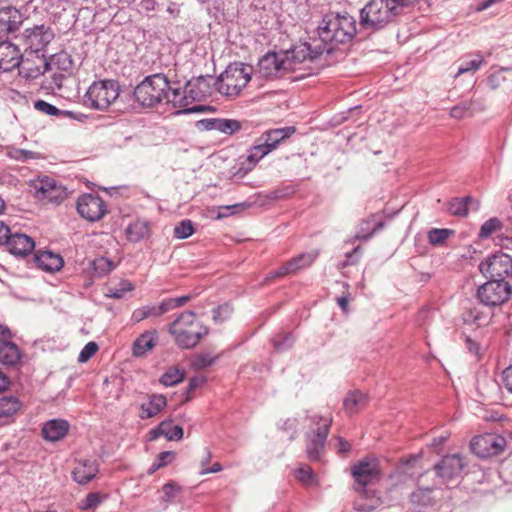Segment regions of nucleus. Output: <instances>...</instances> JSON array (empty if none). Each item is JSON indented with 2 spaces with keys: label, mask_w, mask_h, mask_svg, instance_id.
I'll return each mask as SVG.
<instances>
[{
  "label": "nucleus",
  "mask_w": 512,
  "mask_h": 512,
  "mask_svg": "<svg viewBox=\"0 0 512 512\" xmlns=\"http://www.w3.org/2000/svg\"><path fill=\"white\" fill-rule=\"evenodd\" d=\"M322 50L315 44H300L290 51L268 52L257 64V72L266 79L281 78L296 69L306 60L319 58Z\"/></svg>",
  "instance_id": "obj_1"
},
{
  "label": "nucleus",
  "mask_w": 512,
  "mask_h": 512,
  "mask_svg": "<svg viewBox=\"0 0 512 512\" xmlns=\"http://www.w3.org/2000/svg\"><path fill=\"white\" fill-rule=\"evenodd\" d=\"M357 33V23L353 16L345 14H326L318 26V39L304 44H317L322 50L319 55H330L338 45L350 43Z\"/></svg>",
  "instance_id": "obj_2"
},
{
  "label": "nucleus",
  "mask_w": 512,
  "mask_h": 512,
  "mask_svg": "<svg viewBox=\"0 0 512 512\" xmlns=\"http://www.w3.org/2000/svg\"><path fill=\"white\" fill-rule=\"evenodd\" d=\"M168 332L178 347L191 349L208 334V328L202 325L194 312L184 311L169 325Z\"/></svg>",
  "instance_id": "obj_3"
},
{
  "label": "nucleus",
  "mask_w": 512,
  "mask_h": 512,
  "mask_svg": "<svg viewBox=\"0 0 512 512\" xmlns=\"http://www.w3.org/2000/svg\"><path fill=\"white\" fill-rule=\"evenodd\" d=\"M401 15L391 0H369L360 10L359 25L362 29L370 32H377Z\"/></svg>",
  "instance_id": "obj_4"
},
{
  "label": "nucleus",
  "mask_w": 512,
  "mask_h": 512,
  "mask_svg": "<svg viewBox=\"0 0 512 512\" xmlns=\"http://www.w3.org/2000/svg\"><path fill=\"white\" fill-rule=\"evenodd\" d=\"M171 85L164 74H152L144 78L134 89L136 101L143 107H154L168 100Z\"/></svg>",
  "instance_id": "obj_5"
},
{
  "label": "nucleus",
  "mask_w": 512,
  "mask_h": 512,
  "mask_svg": "<svg viewBox=\"0 0 512 512\" xmlns=\"http://www.w3.org/2000/svg\"><path fill=\"white\" fill-rule=\"evenodd\" d=\"M119 91V84L114 80L95 81L84 95V105L104 111L119 97Z\"/></svg>",
  "instance_id": "obj_6"
},
{
  "label": "nucleus",
  "mask_w": 512,
  "mask_h": 512,
  "mask_svg": "<svg viewBox=\"0 0 512 512\" xmlns=\"http://www.w3.org/2000/svg\"><path fill=\"white\" fill-rule=\"evenodd\" d=\"M251 80V68L243 64H231L215 82L216 89L229 97L237 96Z\"/></svg>",
  "instance_id": "obj_7"
},
{
  "label": "nucleus",
  "mask_w": 512,
  "mask_h": 512,
  "mask_svg": "<svg viewBox=\"0 0 512 512\" xmlns=\"http://www.w3.org/2000/svg\"><path fill=\"white\" fill-rule=\"evenodd\" d=\"M54 37V31L50 26L40 24L26 28L19 39L26 55L45 56L46 48Z\"/></svg>",
  "instance_id": "obj_8"
},
{
  "label": "nucleus",
  "mask_w": 512,
  "mask_h": 512,
  "mask_svg": "<svg viewBox=\"0 0 512 512\" xmlns=\"http://www.w3.org/2000/svg\"><path fill=\"white\" fill-rule=\"evenodd\" d=\"M512 296V284L510 281L495 280L481 285L477 290V297L481 304L487 307H497L506 303Z\"/></svg>",
  "instance_id": "obj_9"
},
{
  "label": "nucleus",
  "mask_w": 512,
  "mask_h": 512,
  "mask_svg": "<svg viewBox=\"0 0 512 512\" xmlns=\"http://www.w3.org/2000/svg\"><path fill=\"white\" fill-rule=\"evenodd\" d=\"M311 420L315 422L318 427L312 433L307 434L306 453L310 461H319L324 451L332 424V418L330 416H313Z\"/></svg>",
  "instance_id": "obj_10"
},
{
  "label": "nucleus",
  "mask_w": 512,
  "mask_h": 512,
  "mask_svg": "<svg viewBox=\"0 0 512 512\" xmlns=\"http://www.w3.org/2000/svg\"><path fill=\"white\" fill-rule=\"evenodd\" d=\"M481 273L487 278L512 281V257L503 252H497L487 257L479 265Z\"/></svg>",
  "instance_id": "obj_11"
},
{
  "label": "nucleus",
  "mask_w": 512,
  "mask_h": 512,
  "mask_svg": "<svg viewBox=\"0 0 512 512\" xmlns=\"http://www.w3.org/2000/svg\"><path fill=\"white\" fill-rule=\"evenodd\" d=\"M351 474L356 482L355 490H362L364 495H367L366 487L380 479L378 461L375 458L366 457L352 466Z\"/></svg>",
  "instance_id": "obj_12"
},
{
  "label": "nucleus",
  "mask_w": 512,
  "mask_h": 512,
  "mask_svg": "<svg viewBox=\"0 0 512 512\" xmlns=\"http://www.w3.org/2000/svg\"><path fill=\"white\" fill-rule=\"evenodd\" d=\"M202 98H204V93H196L195 96H191L181 91L180 88L171 86L167 103L172 104L174 108L178 109L176 114L203 113L208 110H214L211 106L207 105L190 106L194 101H200Z\"/></svg>",
  "instance_id": "obj_13"
},
{
  "label": "nucleus",
  "mask_w": 512,
  "mask_h": 512,
  "mask_svg": "<svg viewBox=\"0 0 512 512\" xmlns=\"http://www.w3.org/2000/svg\"><path fill=\"white\" fill-rule=\"evenodd\" d=\"M470 447L478 457L487 458L502 453L506 447V440L498 434L487 433L475 436L470 442Z\"/></svg>",
  "instance_id": "obj_14"
},
{
  "label": "nucleus",
  "mask_w": 512,
  "mask_h": 512,
  "mask_svg": "<svg viewBox=\"0 0 512 512\" xmlns=\"http://www.w3.org/2000/svg\"><path fill=\"white\" fill-rule=\"evenodd\" d=\"M34 194L39 200H45L48 203H61L67 196L64 186L55 179L45 176L32 182Z\"/></svg>",
  "instance_id": "obj_15"
},
{
  "label": "nucleus",
  "mask_w": 512,
  "mask_h": 512,
  "mask_svg": "<svg viewBox=\"0 0 512 512\" xmlns=\"http://www.w3.org/2000/svg\"><path fill=\"white\" fill-rule=\"evenodd\" d=\"M76 209L82 218L90 222L99 221L107 213L104 200L99 195L92 193L79 196Z\"/></svg>",
  "instance_id": "obj_16"
},
{
  "label": "nucleus",
  "mask_w": 512,
  "mask_h": 512,
  "mask_svg": "<svg viewBox=\"0 0 512 512\" xmlns=\"http://www.w3.org/2000/svg\"><path fill=\"white\" fill-rule=\"evenodd\" d=\"M464 466L465 463L460 454H450L442 457L435 464L434 469L437 476L446 482L460 477Z\"/></svg>",
  "instance_id": "obj_17"
},
{
  "label": "nucleus",
  "mask_w": 512,
  "mask_h": 512,
  "mask_svg": "<svg viewBox=\"0 0 512 512\" xmlns=\"http://www.w3.org/2000/svg\"><path fill=\"white\" fill-rule=\"evenodd\" d=\"M318 255L319 253L317 251L302 253L280 266L277 270L270 272L266 280L283 277L309 267L317 259Z\"/></svg>",
  "instance_id": "obj_18"
},
{
  "label": "nucleus",
  "mask_w": 512,
  "mask_h": 512,
  "mask_svg": "<svg viewBox=\"0 0 512 512\" xmlns=\"http://www.w3.org/2000/svg\"><path fill=\"white\" fill-rule=\"evenodd\" d=\"M22 54L19 47L9 41L0 42V72H10L20 66Z\"/></svg>",
  "instance_id": "obj_19"
},
{
  "label": "nucleus",
  "mask_w": 512,
  "mask_h": 512,
  "mask_svg": "<svg viewBox=\"0 0 512 512\" xmlns=\"http://www.w3.org/2000/svg\"><path fill=\"white\" fill-rule=\"evenodd\" d=\"M5 245L8 251L17 257H25L35 248L34 240L30 236L19 232H11Z\"/></svg>",
  "instance_id": "obj_20"
},
{
  "label": "nucleus",
  "mask_w": 512,
  "mask_h": 512,
  "mask_svg": "<svg viewBox=\"0 0 512 512\" xmlns=\"http://www.w3.org/2000/svg\"><path fill=\"white\" fill-rule=\"evenodd\" d=\"M21 73L28 78H37L48 71V59L46 56H31L22 54L20 62Z\"/></svg>",
  "instance_id": "obj_21"
},
{
  "label": "nucleus",
  "mask_w": 512,
  "mask_h": 512,
  "mask_svg": "<svg viewBox=\"0 0 512 512\" xmlns=\"http://www.w3.org/2000/svg\"><path fill=\"white\" fill-rule=\"evenodd\" d=\"M22 23L21 13L12 6L0 9V39L15 32Z\"/></svg>",
  "instance_id": "obj_22"
},
{
  "label": "nucleus",
  "mask_w": 512,
  "mask_h": 512,
  "mask_svg": "<svg viewBox=\"0 0 512 512\" xmlns=\"http://www.w3.org/2000/svg\"><path fill=\"white\" fill-rule=\"evenodd\" d=\"M69 429L70 424L67 420L55 418L43 424L41 435L48 442H57L68 434Z\"/></svg>",
  "instance_id": "obj_23"
},
{
  "label": "nucleus",
  "mask_w": 512,
  "mask_h": 512,
  "mask_svg": "<svg viewBox=\"0 0 512 512\" xmlns=\"http://www.w3.org/2000/svg\"><path fill=\"white\" fill-rule=\"evenodd\" d=\"M158 332L155 329L147 330L140 334L132 345V354L135 357H142L151 351L157 344Z\"/></svg>",
  "instance_id": "obj_24"
},
{
  "label": "nucleus",
  "mask_w": 512,
  "mask_h": 512,
  "mask_svg": "<svg viewBox=\"0 0 512 512\" xmlns=\"http://www.w3.org/2000/svg\"><path fill=\"white\" fill-rule=\"evenodd\" d=\"M36 265L43 271H59L64 264L63 258L52 251H37L34 255Z\"/></svg>",
  "instance_id": "obj_25"
},
{
  "label": "nucleus",
  "mask_w": 512,
  "mask_h": 512,
  "mask_svg": "<svg viewBox=\"0 0 512 512\" xmlns=\"http://www.w3.org/2000/svg\"><path fill=\"white\" fill-rule=\"evenodd\" d=\"M98 471V464L95 460L85 459L77 463L72 472V476L75 482L84 485L90 482Z\"/></svg>",
  "instance_id": "obj_26"
},
{
  "label": "nucleus",
  "mask_w": 512,
  "mask_h": 512,
  "mask_svg": "<svg viewBox=\"0 0 512 512\" xmlns=\"http://www.w3.org/2000/svg\"><path fill=\"white\" fill-rule=\"evenodd\" d=\"M167 405V399L162 394H151L146 402L140 405L139 417L149 419L158 415Z\"/></svg>",
  "instance_id": "obj_27"
},
{
  "label": "nucleus",
  "mask_w": 512,
  "mask_h": 512,
  "mask_svg": "<svg viewBox=\"0 0 512 512\" xmlns=\"http://www.w3.org/2000/svg\"><path fill=\"white\" fill-rule=\"evenodd\" d=\"M295 131L296 129L293 126L268 130L262 134V136L259 138V141L265 144L266 147L270 149V151H273L278 147L281 141L289 138L295 133Z\"/></svg>",
  "instance_id": "obj_28"
},
{
  "label": "nucleus",
  "mask_w": 512,
  "mask_h": 512,
  "mask_svg": "<svg viewBox=\"0 0 512 512\" xmlns=\"http://www.w3.org/2000/svg\"><path fill=\"white\" fill-rule=\"evenodd\" d=\"M485 108L484 101L481 99H474L470 101H463L455 105L450 110V116L454 119H463L472 116L475 112L482 111Z\"/></svg>",
  "instance_id": "obj_29"
},
{
  "label": "nucleus",
  "mask_w": 512,
  "mask_h": 512,
  "mask_svg": "<svg viewBox=\"0 0 512 512\" xmlns=\"http://www.w3.org/2000/svg\"><path fill=\"white\" fill-rule=\"evenodd\" d=\"M134 289L135 285L127 279L111 280L105 286L104 295L107 298L121 299Z\"/></svg>",
  "instance_id": "obj_30"
},
{
  "label": "nucleus",
  "mask_w": 512,
  "mask_h": 512,
  "mask_svg": "<svg viewBox=\"0 0 512 512\" xmlns=\"http://www.w3.org/2000/svg\"><path fill=\"white\" fill-rule=\"evenodd\" d=\"M479 207L478 201L471 196L463 198H453L448 204V211L455 216H467L469 209L477 210Z\"/></svg>",
  "instance_id": "obj_31"
},
{
  "label": "nucleus",
  "mask_w": 512,
  "mask_h": 512,
  "mask_svg": "<svg viewBox=\"0 0 512 512\" xmlns=\"http://www.w3.org/2000/svg\"><path fill=\"white\" fill-rule=\"evenodd\" d=\"M20 359L21 351L14 342L8 340L0 344V363L7 366H14Z\"/></svg>",
  "instance_id": "obj_32"
},
{
  "label": "nucleus",
  "mask_w": 512,
  "mask_h": 512,
  "mask_svg": "<svg viewBox=\"0 0 512 512\" xmlns=\"http://www.w3.org/2000/svg\"><path fill=\"white\" fill-rule=\"evenodd\" d=\"M166 313L165 307L163 306V303L161 302L158 305L155 304H149L141 306L137 309H135L131 315V321L133 323H139L147 318H157Z\"/></svg>",
  "instance_id": "obj_33"
},
{
  "label": "nucleus",
  "mask_w": 512,
  "mask_h": 512,
  "mask_svg": "<svg viewBox=\"0 0 512 512\" xmlns=\"http://www.w3.org/2000/svg\"><path fill=\"white\" fill-rule=\"evenodd\" d=\"M367 403V396L356 390L347 394L343 401V408L347 414L352 415L357 413L360 409L364 408Z\"/></svg>",
  "instance_id": "obj_34"
},
{
  "label": "nucleus",
  "mask_w": 512,
  "mask_h": 512,
  "mask_svg": "<svg viewBox=\"0 0 512 512\" xmlns=\"http://www.w3.org/2000/svg\"><path fill=\"white\" fill-rule=\"evenodd\" d=\"M359 492V498L354 501V508L357 511L362 512H371L375 510L381 503L379 497L375 496L374 492L368 490V494L364 495L362 490H357Z\"/></svg>",
  "instance_id": "obj_35"
},
{
  "label": "nucleus",
  "mask_w": 512,
  "mask_h": 512,
  "mask_svg": "<svg viewBox=\"0 0 512 512\" xmlns=\"http://www.w3.org/2000/svg\"><path fill=\"white\" fill-rule=\"evenodd\" d=\"M149 235V226L144 221H134L126 228V236L130 242L137 243Z\"/></svg>",
  "instance_id": "obj_36"
},
{
  "label": "nucleus",
  "mask_w": 512,
  "mask_h": 512,
  "mask_svg": "<svg viewBox=\"0 0 512 512\" xmlns=\"http://www.w3.org/2000/svg\"><path fill=\"white\" fill-rule=\"evenodd\" d=\"M116 264L106 257H98L90 262L89 270L94 277H103L113 271Z\"/></svg>",
  "instance_id": "obj_37"
},
{
  "label": "nucleus",
  "mask_w": 512,
  "mask_h": 512,
  "mask_svg": "<svg viewBox=\"0 0 512 512\" xmlns=\"http://www.w3.org/2000/svg\"><path fill=\"white\" fill-rule=\"evenodd\" d=\"M73 60L70 54L65 51L58 52L48 60V71L55 67L61 72H68L72 69Z\"/></svg>",
  "instance_id": "obj_38"
},
{
  "label": "nucleus",
  "mask_w": 512,
  "mask_h": 512,
  "mask_svg": "<svg viewBox=\"0 0 512 512\" xmlns=\"http://www.w3.org/2000/svg\"><path fill=\"white\" fill-rule=\"evenodd\" d=\"M461 318L463 322L468 325L475 324L481 326L487 321V316L479 307L474 305L465 307L461 314Z\"/></svg>",
  "instance_id": "obj_39"
},
{
  "label": "nucleus",
  "mask_w": 512,
  "mask_h": 512,
  "mask_svg": "<svg viewBox=\"0 0 512 512\" xmlns=\"http://www.w3.org/2000/svg\"><path fill=\"white\" fill-rule=\"evenodd\" d=\"M21 408V403L17 397L4 396L0 398V417L9 418L15 415Z\"/></svg>",
  "instance_id": "obj_40"
},
{
  "label": "nucleus",
  "mask_w": 512,
  "mask_h": 512,
  "mask_svg": "<svg viewBox=\"0 0 512 512\" xmlns=\"http://www.w3.org/2000/svg\"><path fill=\"white\" fill-rule=\"evenodd\" d=\"M271 151L261 141H257L256 145L251 147L248 151L246 161L249 164L248 170L252 169L263 157Z\"/></svg>",
  "instance_id": "obj_41"
},
{
  "label": "nucleus",
  "mask_w": 512,
  "mask_h": 512,
  "mask_svg": "<svg viewBox=\"0 0 512 512\" xmlns=\"http://www.w3.org/2000/svg\"><path fill=\"white\" fill-rule=\"evenodd\" d=\"M184 371L177 367L168 368L160 378V383L166 387L174 386L184 379Z\"/></svg>",
  "instance_id": "obj_42"
},
{
  "label": "nucleus",
  "mask_w": 512,
  "mask_h": 512,
  "mask_svg": "<svg viewBox=\"0 0 512 512\" xmlns=\"http://www.w3.org/2000/svg\"><path fill=\"white\" fill-rule=\"evenodd\" d=\"M501 229L502 222L496 217L490 218L481 225L478 233V238L480 240L487 239L494 233L500 231Z\"/></svg>",
  "instance_id": "obj_43"
},
{
  "label": "nucleus",
  "mask_w": 512,
  "mask_h": 512,
  "mask_svg": "<svg viewBox=\"0 0 512 512\" xmlns=\"http://www.w3.org/2000/svg\"><path fill=\"white\" fill-rule=\"evenodd\" d=\"M272 345L275 351L282 352L292 347L295 337L292 333H280L272 338Z\"/></svg>",
  "instance_id": "obj_44"
},
{
  "label": "nucleus",
  "mask_w": 512,
  "mask_h": 512,
  "mask_svg": "<svg viewBox=\"0 0 512 512\" xmlns=\"http://www.w3.org/2000/svg\"><path fill=\"white\" fill-rule=\"evenodd\" d=\"M453 234L454 231L451 229L433 228L428 232V241L430 244L435 246L441 245Z\"/></svg>",
  "instance_id": "obj_45"
},
{
  "label": "nucleus",
  "mask_w": 512,
  "mask_h": 512,
  "mask_svg": "<svg viewBox=\"0 0 512 512\" xmlns=\"http://www.w3.org/2000/svg\"><path fill=\"white\" fill-rule=\"evenodd\" d=\"M484 62V58L481 55H477V57L472 60L462 62L458 67V71L455 77L465 73L477 71L484 64Z\"/></svg>",
  "instance_id": "obj_46"
},
{
  "label": "nucleus",
  "mask_w": 512,
  "mask_h": 512,
  "mask_svg": "<svg viewBox=\"0 0 512 512\" xmlns=\"http://www.w3.org/2000/svg\"><path fill=\"white\" fill-rule=\"evenodd\" d=\"M194 233L193 222L190 219L180 221L174 228V237L186 239Z\"/></svg>",
  "instance_id": "obj_47"
},
{
  "label": "nucleus",
  "mask_w": 512,
  "mask_h": 512,
  "mask_svg": "<svg viewBox=\"0 0 512 512\" xmlns=\"http://www.w3.org/2000/svg\"><path fill=\"white\" fill-rule=\"evenodd\" d=\"M241 129V123L234 119L219 118L217 131L232 135Z\"/></svg>",
  "instance_id": "obj_48"
},
{
  "label": "nucleus",
  "mask_w": 512,
  "mask_h": 512,
  "mask_svg": "<svg viewBox=\"0 0 512 512\" xmlns=\"http://www.w3.org/2000/svg\"><path fill=\"white\" fill-rule=\"evenodd\" d=\"M167 426L163 428V436L169 441H179L183 438V428L179 425H172L170 420H164Z\"/></svg>",
  "instance_id": "obj_49"
},
{
  "label": "nucleus",
  "mask_w": 512,
  "mask_h": 512,
  "mask_svg": "<svg viewBox=\"0 0 512 512\" xmlns=\"http://www.w3.org/2000/svg\"><path fill=\"white\" fill-rule=\"evenodd\" d=\"M105 498H106V496H102L100 493H97V492L89 493L86 496L85 500H83L81 502L80 509L81 510H89V509L95 508L98 505H100Z\"/></svg>",
  "instance_id": "obj_50"
},
{
  "label": "nucleus",
  "mask_w": 512,
  "mask_h": 512,
  "mask_svg": "<svg viewBox=\"0 0 512 512\" xmlns=\"http://www.w3.org/2000/svg\"><path fill=\"white\" fill-rule=\"evenodd\" d=\"M99 346L96 342L90 341L88 342L80 351L78 355V362L79 363H85L90 358H92L96 352L98 351Z\"/></svg>",
  "instance_id": "obj_51"
},
{
  "label": "nucleus",
  "mask_w": 512,
  "mask_h": 512,
  "mask_svg": "<svg viewBox=\"0 0 512 512\" xmlns=\"http://www.w3.org/2000/svg\"><path fill=\"white\" fill-rule=\"evenodd\" d=\"M232 314V308L228 304L220 305L213 309V320L216 323H222L229 319Z\"/></svg>",
  "instance_id": "obj_52"
},
{
  "label": "nucleus",
  "mask_w": 512,
  "mask_h": 512,
  "mask_svg": "<svg viewBox=\"0 0 512 512\" xmlns=\"http://www.w3.org/2000/svg\"><path fill=\"white\" fill-rule=\"evenodd\" d=\"M191 298L192 297L190 295H184L176 298L165 299L162 303L167 313L175 308L185 305Z\"/></svg>",
  "instance_id": "obj_53"
},
{
  "label": "nucleus",
  "mask_w": 512,
  "mask_h": 512,
  "mask_svg": "<svg viewBox=\"0 0 512 512\" xmlns=\"http://www.w3.org/2000/svg\"><path fill=\"white\" fill-rule=\"evenodd\" d=\"M205 79L203 77L198 78L196 81H189L185 89L183 90L185 93L191 96H195L196 93H204V97L206 96L207 91L202 90V86H205Z\"/></svg>",
  "instance_id": "obj_54"
},
{
  "label": "nucleus",
  "mask_w": 512,
  "mask_h": 512,
  "mask_svg": "<svg viewBox=\"0 0 512 512\" xmlns=\"http://www.w3.org/2000/svg\"><path fill=\"white\" fill-rule=\"evenodd\" d=\"M181 487L177 485L175 482L170 481L163 486V501L170 503L176 497L177 493H179Z\"/></svg>",
  "instance_id": "obj_55"
},
{
  "label": "nucleus",
  "mask_w": 512,
  "mask_h": 512,
  "mask_svg": "<svg viewBox=\"0 0 512 512\" xmlns=\"http://www.w3.org/2000/svg\"><path fill=\"white\" fill-rule=\"evenodd\" d=\"M248 205L246 203H237L233 205L221 206L219 209L222 211L218 214V218L227 217L230 215H234L242 210H244Z\"/></svg>",
  "instance_id": "obj_56"
},
{
  "label": "nucleus",
  "mask_w": 512,
  "mask_h": 512,
  "mask_svg": "<svg viewBox=\"0 0 512 512\" xmlns=\"http://www.w3.org/2000/svg\"><path fill=\"white\" fill-rule=\"evenodd\" d=\"M295 477L303 484H308L313 478V471L310 466L303 465L295 470Z\"/></svg>",
  "instance_id": "obj_57"
},
{
  "label": "nucleus",
  "mask_w": 512,
  "mask_h": 512,
  "mask_svg": "<svg viewBox=\"0 0 512 512\" xmlns=\"http://www.w3.org/2000/svg\"><path fill=\"white\" fill-rule=\"evenodd\" d=\"M34 107L37 110L51 116L58 115L60 113V110L56 106L43 100L36 101Z\"/></svg>",
  "instance_id": "obj_58"
},
{
  "label": "nucleus",
  "mask_w": 512,
  "mask_h": 512,
  "mask_svg": "<svg viewBox=\"0 0 512 512\" xmlns=\"http://www.w3.org/2000/svg\"><path fill=\"white\" fill-rule=\"evenodd\" d=\"M505 78L502 74V71H496L489 75L487 79V84L491 89H497L504 82Z\"/></svg>",
  "instance_id": "obj_59"
},
{
  "label": "nucleus",
  "mask_w": 512,
  "mask_h": 512,
  "mask_svg": "<svg viewBox=\"0 0 512 512\" xmlns=\"http://www.w3.org/2000/svg\"><path fill=\"white\" fill-rule=\"evenodd\" d=\"M501 380L504 387L512 393V364L503 370Z\"/></svg>",
  "instance_id": "obj_60"
},
{
  "label": "nucleus",
  "mask_w": 512,
  "mask_h": 512,
  "mask_svg": "<svg viewBox=\"0 0 512 512\" xmlns=\"http://www.w3.org/2000/svg\"><path fill=\"white\" fill-rule=\"evenodd\" d=\"M174 458V454L171 451L161 452L157 457V467H164L168 465Z\"/></svg>",
  "instance_id": "obj_61"
},
{
  "label": "nucleus",
  "mask_w": 512,
  "mask_h": 512,
  "mask_svg": "<svg viewBox=\"0 0 512 512\" xmlns=\"http://www.w3.org/2000/svg\"><path fill=\"white\" fill-rule=\"evenodd\" d=\"M219 118L203 119L198 121L197 125L202 127L204 130H216L218 126Z\"/></svg>",
  "instance_id": "obj_62"
},
{
  "label": "nucleus",
  "mask_w": 512,
  "mask_h": 512,
  "mask_svg": "<svg viewBox=\"0 0 512 512\" xmlns=\"http://www.w3.org/2000/svg\"><path fill=\"white\" fill-rule=\"evenodd\" d=\"M166 426H167L166 422H161L158 426L152 428L148 434L149 440L154 441V440L158 439L160 436H163L162 430Z\"/></svg>",
  "instance_id": "obj_63"
},
{
  "label": "nucleus",
  "mask_w": 512,
  "mask_h": 512,
  "mask_svg": "<svg viewBox=\"0 0 512 512\" xmlns=\"http://www.w3.org/2000/svg\"><path fill=\"white\" fill-rule=\"evenodd\" d=\"M11 234V229L2 221H0V245H5L9 236Z\"/></svg>",
  "instance_id": "obj_64"
}]
</instances>
